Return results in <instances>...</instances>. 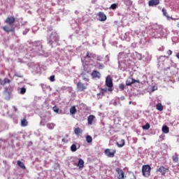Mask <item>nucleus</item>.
I'll list each match as a JSON object with an SVG mask.
<instances>
[{
	"label": "nucleus",
	"instance_id": "obj_33",
	"mask_svg": "<svg viewBox=\"0 0 179 179\" xmlns=\"http://www.w3.org/2000/svg\"><path fill=\"white\" fill-rule=\"evenodd\" d=\"M117 3H113L112 5H110V9H113V10L117 9Z\"/></svg>",
	"mask_w": 179,
	"mask_h": 179
},
{
	"label": "nucleus",
	"instance_id": "obj_18",
	"mask_svg": "<svg viewBox=\"0 0 179 179\" xmlns=\"http://www.w3.org/2000/svg\"><path fill=\"white\" fill-rule=\"evenodd\" d=\"M78 166L80 169H83V167H85V162L83 161V159H80L78 160Z\"/></svg>",
	"mask_w": 179,
	"mask_h": 179
},
{
	"label": "nucleus",
	"instance_id": "obj_21",
	"mask_svg": "<svg viewBox=\"0 0 179 179\" xmlns=\"http://www.w3.org/2000/svg\"><path fill=\"white\" fill-rule=\"evenodd\" d=\"M29 122H27V120H26V117H24V119H22L21 120V126L22 127H27Z\"/></svg>",
	"mask_w": 179,
	"mask_h": 179
},
{
	"label": "nucleus",
	"instance_id": "obj_38",
	"mask_svg": "<svg viewBox=\"0 0 179 179\" xmlns=\"http://www.w3.org/2000/svg\"><path fill=\"white\" fill-rule=\"evenodd\" d=\"M101 92H103V93H107V89H106V88H102V89H101Z\"/></svg>",
	"mask_w": 179,
	"mask_h": 179
},
{
	"label": "nucleus",
	"instance_id": "obj_2",
	"mask_svg": "<svg viewBox=\"0 0 179 179\" xmlns=\"http://www.w3.org/2000/svg\"><path fill=\"white\" fill-rule=\"evenodd\" d=\"M152 168L150 165H143L142 166V174L144 177H150V171Z\"/></svg>",
	"mask_w": 179,
	"mask_h": 179
},
{
	"label": "nucleus",
	"instance_id": "obj_25",
	"mask_svg": "<svg viewBox=\"0 0 179 179\" xmlns=\"http://www.w3.org/2000/svg\"><path fill=\"white\" fill-rule=\"evenodd\" d=\"M117 145L118 146V148H122V146H124L125 145V140L122 139L119 143H117Z\"/></svg>",
	"mask_w": 179,
	"mask_h": 179
},
{
	"label": "nucleus",
	"instance_id": "obj_14",
	"mask_svg": "<svg viewBox=\"0 0 179 179\" xmlns=\"http://www.w3.org/2000/svg\"><path fill=\"white\" fill-rule=\"evenodd\" d=\"M95 119H96V116H94V115H91L88 116V118H87L88 125H92L93 124V121H94Z\"/></svg>",
	"mask_w": 179,
	"mask_h": 179
},
{
	"label": "nucleus",
	"instance_id": "obj_3",
	"mask_svg": "<svg viewBox=\"0 0 179 179\" xmlns=\"http://www.w3.org/2000/svg\"><path fill=\"white\" fill-rule=\"evenodd\" d=\"M106 85L107 86L108 92H113V78L111 76H108L106 78Z\"/></svg>",
	"mask_w": 179,
	"mask_h": 179
},
{
	"label": "nucleus",
	"instance_id": "obj_22",
	"mask_svg": "<svg viewBox=\"0 0 179 179\" xmlns=\"http://www.w3.org/2000/svg\"><path fill=\"white\" fill-rule=\"evenodd\" d=\"M162 132L164 134H169V132H170V129L169 128V127L167 126H163L162 127Z\"/></svg>",
	"mask_w": 179,
	"mask_h": 179
},
{
	"label": "nucleus",
	"instance_id": "obj_4",
	"mask_svg": "<svg viewBox=\"0 0 179 179\" xmlns=\"http://www.w3.org/2000/svg\"><path fill=\"white\" fill-rule=\"evenodd\" d=\"M89 84L87 83H83L80 81H79L77 83V90H78V92H85V90H86V89H87V85Z\"/></svg>",
	"mask_w": 179,
	"mask_h": 179
},
{
	"label": "nucleus",
	"instance_id": "obj_6",
	"mask_svg": "<svg viewBox=\"0 0 179 179\" xmlns=\"http://www.w3.org/2000/svg\"><path fill=\"white\" fill-rule=\"evenodd\" d=\"M3 30L6 31V33H10L12 31H15V27L12 24H8V25H5L3 27Z\"/></svg>",
	"mask_w": 179,
	"mask_h": 179
},
{
	"label": "nucleus",
	"instance_id": "obj_28",
	"mask_svg": "<svg viewBox=\"0 0 179 179\" xmlns=\"http://www.w3.org/2000/svg\"><path fill=\"white\" fill-rule=\"evenodd\" d=\"M85 139L87 143H92V142H93V138H92L91 136L87 135L85 137Z\"/></svg>",
	"mask_w": 179,
	"mask_h": 179
},
{
	"label": "nucleus",
	"instance_id": "obj_16",
	"mask_svg": "<svg viewBox=\"0 0 179 179\" xmlns=\"http://www.w3.org/2000/svg\"><path fill=\"white\" fill-rule=\"evenodd\" d=\"M69 111H70V114L71 115H73L76 114V113L78 111V110L76 109V106H71L70 108Z\"/></svg>",
	"mask_w": 179,
	"mask_h": 179
},
{
	"label": "nucleus",
	"instance_id": "obj_46",
	"mask_svg": "<svg viewBox=\"0 0 179 179\" xmlns=\"http://www.w3.org/2000/svg\"><path fill=\"white\" fill-rule=\"evenodd\" d=\"M100 94H101V93H99V94H97V96H100Z\"/></svg>",
	"mask_w": 179,
	"mask_h": 179
},
{
	"label": "nucleus",
	"instance_id": "obj_45",
	"mask_svg": "<svg viewBox=\"0 0 179 179\" xmlns=\"http://www.w3.org/2000/svg\"><path fill=\"white\" fill-rule=\"evenodd\" d=\"M152 92H155V87H152Z\"/></svg>",
	"mask_w": 179,
	"mask_h": 179
},
{
	"label": "nucleus",
	"instance_id": "obj_1",
	"mask_svg": "<svg viewBox=\"0 0 179 179\" xmlns=\"http://www.w3.org/2000/svg\"><path fill=\"white\" fill-rule=\"evenodd\" d=\"M48 40L49 44H50V45H52L54 43H58L59 41V36H58L57 32H52Z\"/></svg>",
	"mask_w": 179,
	"mask_h": 179
},
{
	"label": "nucleus",
	"instance_id": "obj_35",
	"mask_svg": "<svg viewBox=\"0 0 179 179\" xmlns=\"http://www.w3.org/2000/svg\"><path fill=\"white\" fill-rule=\"evenodd\" d=\"M26 93V88L22 87L20 90V94H24Z\"/></svg>",
	"mask_w": 179,
	"mask_h": 179
},
{
	"label": "nucleus",
	"instance_id": "obj_11",
	"mask_svg": "<svg viewBox=\"0 0 179 179\" xmlns=\"http://www.w3.org/2000/svg\"><path fill=\"white\" fill-rule=\"evenodd\" d=\"M116 171L117 172V174H118V176H117L118 179L125 178V174L124 173V171L122 169H120V168H117L116 169Z\"/></svg>",
	"mask_w": 179,
	"mask_h": 179
},
{
	"label": "nucleus",
	"instance_id": "obj_36",
	"mask_svg": "<svg viewBox=\"0 0 179 179\" xmlns=\"http://www.w3.org/2000/svg\"><path fill=\"white\" fill-rule=\"evenodd\" d=\"M50 82H55V76H51L50 77Z\"/></svg>",
	"mask_w": 179,
	"mask_h": 179
},
{
	"label": "nucleus",
	"instance_id": "obj_31",
	"mask_svg": "<svg viewBox=\"0 0 179 179\" xmlns=\"http://www.w3.org/2000/svg\"><path fill=\"white\" fill-rule=\"evenodd\" d=\"M150 128V124L149 123H146L145 125L143 126V129H149Z\"/></svg>",
	"mask_w": 179,
	"mask_h": 179
},
{
	"label": "nucleus",
	"instance_id": "obj_32",
	"mask_svg": "<svg viewBox=\"0 0 179 179\" xmlns=\"http://www.w3.org/2000/svg\"><path fill=\"white\" fill-rule=\"evenodd\" d=\"M52 110L55 113H59V108H58V106H55L53 108H52Z\"/></svg>",
	"mask_w": 179,
	"mask_h": 179
},
{
	"label": "nucleus",
	"instance_id": "obj_13",
	"mask_svg": "<svg viewBox=\"0 0 179 179\" xmlns=\"http://www.w3.org/2000/svg\"><path fill=\"white\" fill-rule=\"evenodd\" d=\"M160 3V0H150L148 2L149 6H157Z\"/></svg>",
	"mask_w": 179,
	"mask_h": 179
},
{
	"label": "nucleus",
	"instance_id": "obj_34",
	"mask_svg": "<svg viewBox=\"0 0 179 179\" xmlns=\"http://www.w3.org/2000/svg\"><path fill=\"white\" fill-rule=\"evenodd\" d=\"M120 90H124L125 89V85L124 83H121L119 85Z\"/></svg>",
	"mask_w": 179,
	"mask_h": 179
},
{
	"label": "nucleus",
	"instance_id": "obj_26",
	"mask_svg": "<svg viewBox=\"0 0 179 179\" xmlns=\"http://www.w3.org/2000/svg\"><path fill=\"white\" fill-rule=\"evenodd\" d=\"M156 108L157 110H158V111H163V109L164 108L163 107V105H162V103H157L156 106Z\"/></svg>",
	"mask_w": 179,
	"mask_h": 179
},
{
	"label": "nucleus",
	"instance_id": "obj_43",
	"mask_svg": "<svg viewBox=\"0 0 179 179\" xmlns=\"http://www.w3.org/2000/svg\"><path fill=\"white\" fill-rule=\"evenodd\" d=\"M176 57L179 59V52L176 55Z\"/></svg>",
	"mask_w": 179,
	"mask_h": 179
},
{
	"label": "nucleus",
	"instance_id": "obj_15",
	"mask_svg": "<svg viewBox=\"0 0 179 179\" xmlns=\"http://www.w3.org/2000/svg\"><path fill=\"white\" fill-rule=\"evenodd\" d=\"M124 179H136L135 175L132 173H129L126 174Z\"/></svg>",
	"mask_w": 179,
	"mask_h": 179
},
{
	"label": "nucleus",
	"instance_id": "obj_10",
	"mask_svg": "<svg viewBox=\"0 0 179 179\" xmlns=\"http://www.w3.org/2000/svg\"><path fill=\"white\" fill-rule=\"evenodd\" d=\"M15 20H16L15 19V17L8 16L5 20V23H6L7 24H13V23H15Z\"/></svg>",
	"mask_w": 179,
	"mask_h": 179
},
{
	"label": "nucleus",
	"instance_id": "obj_19",
	"mask_svg": "<svg viewBox=\"0 0 179 179\" xmlns=\"http://www.w3.org/2000/svg\"><path fill=\"white\" fill-rule=\"evenodd\" d=\"M46 127H47V128H48V129L52 130V129H54V128H55L56 124H55V123H48L46 124Z\"/></svg>",
	"mask_w": 179,
	"mask_h": 179
},
{
	"label": "nucleus",
	"instance_id": "obj_39",
	"mask_svg": "<svg viewBox=\"0 0 179 179\" xmlns=\"http://www.w3.org/2000/svg\"><path fill=\"white\" fill-rule=\"evenodd\" d=\"M83 80H85V82H89V78H86V77H83Z\"/></svg>",
	"mask_w": 179,
	"mask_h": 179
},
{
	"label": "nucleus",
	"instance_id": "obj_42",
	"mask_svg": "<svg viewBox=\"0 0 179 179\" xmlns=\"http://www.w3.org/2000/svg\"><path fill=\"white\" fill-rule=\"evenodd\" d=\"M15 76H17V78H23V76H20V75H17V74H15Z\"/></svg>",
	"mask_w": 179,
	"mask_h": 179
},
{
	"label": "nucleus",
	"instance_id": "obj_12",
	"mask_svg": "<svg viewBox=\"0 0 179 179\" xmlns=\"http://www.w3.org/2000/svg\"><path fill=\"white\" fill-rule=\"evenodd\" d=\"M91 76L92 79H96V78H97L98 79H100L101 74L98 71L94 70L91 73Z\"/></svg>",
	"mask_w": 179,
	"mask_h": 179
},
{
	"label": "nucleus",
	"instance_id": "obj_30",
	"mask_svg": "<svg viewBox=\"0 0 179 179\" xmlns=\"http://www.w3.org/2000/svg\"><path fill=\"white\" fill-rule=\"evenodd\" d=\"M71 152H76V150H78V148H76V145L72 144L71 146Z\"/></svg>",
	"mask_w": 179,
	"mask_h": 179
},
{
	"label": "nucleus",
	"instance_id": "obj_27",
	"mask_svg": "<svg viewBox=\"0 0 179 179\" xmlns=\"http://www.w3.org/2000/svg\"><path fill=\"white\" fill-rule=\"evenodd\" d=\"M3 95L5 96L6 99H9L10 98V92H8V90H6L3 92Z\"/></svg>",
	"mask_w": 179,
	"mask_h": 179
},
{
	"label": "nucleus",
	"instance_id": "obj_9",
	"mask_svg": "<svg viewBox=\"0 0 179 179\" xmlns=\"http://www.w3.org/2000/svg\"><path fill=\"white\" fill-rule=\"evenodd\" d=\"M97 16L98 20H99L100 22H106V20H107V16L106 15V14H104V13L99 12L97 14Z\"/></svg>",
	"mask_w": 179,
	"mask_h": 179
},
{
	"label": "nucleus",
	"instance_id": "obj_24",
	"mask_svg": "<svg viewBox=\"0 0 179 179\" xmlns=\"http://www.w3.org/2000/svg\"><path fill=\"white\" fill-rule=\"evenodd\" d=\"M162 13L167 19H170V15L167 13V10H166V8H162Z\"/></svg>",
	"mask_w": 179,
	"mask_h": 179
},
{
	"label": "nucleus",
	"instance_id": "obj_8",
	"mask_svg": "<svg viewBox=\"0 0 179 179\" xmlns=\"http://www.w3.org/2000/svg\"><path fill=\"white\" fill-rule=\"evenodd\" d=\"M169 170L167 168H165L163 166H159V169H157V173H161V175L166 176V173H169Z\"/></svg>",
	"mask_w": 179,
	"mask_h": 179
},
{
	"label": "nucleus",
	"instance_id": "obj_44",
	"mask_svg": "<svg viewBox=\"0 0 179 179\" xmlns=\"http://www.w3.org/2000/svg\"><path fill=\"white\" fill-rule=\"evenodd\" d=\"M101 96H104V92H103V91H102V92H101Z\"/></svg>",
	"mask_w": 179,
	"mask_h": 179
},
{
	"label": "nucleus",
	"instance_id": "obj_29",
	"mask_svg": "<svg viewBox=\"0 0 179 179\" xmlns=\"http://www.w3.org/2000/svg\"><path fill=\"white\" fill-rule=\"evenodd\" d=\"M7 83H10V80H9L8 78H4L3 82L1 83V85L4 86V85H7Z\"/></svg>",
	"mask_w": 179,
	"mask_h": 179
},
{
	"label": "nucleus",
	"instance_id": "obj_5",
	"mask_svg": "<svg viewBox=\"0 0 179 179\" xmlns=\"http://www.w3.org/2000/svg\"><path fill=\"white\" fill-rule=\"evenodd\" d=\"M117 152V150H111L109 148H107L104 150V154L107 157L113 158L114 156H115V153Z\"/></svg>",
	"mask_w": 179,
	"mask_h": 179
},
{
	"label": "nucleus",
	"instance_id": "obj_20",
	"mask_svg": "<svg viewBox=\"0 0 179 179\" xmlns=\"http://www.w3.org/2000/svg\"><path fill=\"white\" fill-rule=\"evenodd\" d=\"M17 164L20 167L21 169H23V170L26 169V166H24V164L20 160L17 161Z\"/></svg>",
	"mask_w": 179,
	"mask_h": 179
},
{
	"label": "nucleus",
	"instance_id": "obj_37",
	"mask_svg": "<svg viewBox=\"0 0 179 179\" xmlns=\"http://www.w3.org/2000/svg\"><path fill=\"white\" fill-rule=\"evenodd\" d=\"M166 53L169 55H171V54H173V51H171V50H169Z\"/></svg>",
	"mask_w": 179,
	"mask_h": 179
},
{
	"label": "nucleus",
	"instance_id": "obj_40",
	"mask_svg": "<svg viewBox=\"0 0 179 179\" xmlns=\"http://www.w3.org/2000/svg\"><path fill=\"white\" fill-rule=\"evenodd\" d=\"M62 142H64V143H68V140L65 139V138H62Z\"/></svg>",
	"mask_w": 179,
	"mask_h": 179
},
{
	"label": "nucleus",
	"instance_id": "obj_17",
	"mask_svg": "<svg viewBox=\"0 0 179 179\" xmlns=\"http://www.w3.org/2000/svg\"><path fill=\"white\" fill-rule=\"evenodd\" d=\"M83 131L81 130V129L80 128H79V127H77V128H76L75 129H74V134H76V135L77 136H80V135H82V133H83Z\"/></svg>",
	"mask_w": 179,
	"mask_h": 179
},
{
	"label": "nucleus",
	"instance_id": "obj_7",
	"mask_svg": "<svg viewBox=\"0 0 179 179\" xmlns=\"http://www.w3.org/2000/svg\"><path fill=\"white\" fill-rule=\"evenodd\" d=\"M134 83H141L139 80H135L133 78H129L126 80V86H131Z\"/></svg>",
	"mask_w": 179,
	"mask_h": 179
},
{
	"label": "nucleus",
	"instance_id": "obj_23",
	"mask_svg": "<svg viewBox=\"0 0 179 179\" xmlns=\"http://www.w3.org/2000/svg\"><path fill=\"white\" fill-rule=\"evenodd\" d=\"M172 160L173 163H178V155L175 154L172 156Z\"/></svg>",
	"mask_w": 179,
	"mask_h": 179
},
{
	"label": "nucleus",
	"instance_id": "obj_41",
	"mask_svg": "<svg viewBox=\"0 0 179 179\" xmlns=\"http://www.w3.org/2000/svg\"><path fill=\"white\" fill-rule=\"evenodd\" d=\"M86 56L87 57V58H91L90 55L89 54V52H87Z\"/></svg>",
	"mask_w": 179,
	"mask_h": 179
}]
</instances>
